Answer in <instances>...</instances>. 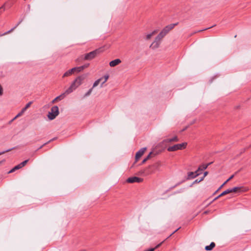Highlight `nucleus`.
I'll return each instance as SVG.
<instances>
[{
	"label": "nucleus",
	"mask_w": 251,
	"mask_h": 251,
	"mask_svg": "<svg viewBox=\"0 0 251 251\" xmlns=\"http://www.w3.org/2000/svg\"><path fill=\"white\" fill-rule=\"evenodd\" d=\"M101 52V49H96L92 51L85 54L84 55H81L79 58L76 59V61H78L79 60H90L94 58L97 54Z\"/></svg>",
	"instance_id": "nucleus-1"
},
{
	"label": "nucleus",
	"mask_w": 251,
	"mask_h": 251,
	"mask_svg": "<svg viewBox=\"0 0 251 251\" xmlns=\"http://www.w3.org/2000/svg\"><path fill=\"white\" fill-rule=\"evenodd\" d=\"M186 143L176 144L173 146H171L168 148L167 151H174L179 150H182L185 149L186 147Z\"/></svg>",
	"instance_id": "nucleus-2"
},
{
	"label": "nucleus",
	"mask_w": 251,
	"mask_h": 251,
	"mask_svg": "<svg viewBox=\"0 0 251 251\" xmlns=\"http://www.w3.org/2000/svg\"><path fill=\"white\" fill-rule=\"evenodd\" d=\"M160 166L159 163H156L153 164L151 166H149V167L146 168L144 170V173L145 175H149L150 174H152L154 172V170L156 169Z\"/></svg>",
	"instance_id": "nucleus-3"
},
{
	"label": "nucleus",
	"mask_w": 251,
	"mask_h": 251,
	"mask_svg": "<svg viewBox=\"0 0 251 251\" xmlns=\"http://www.w3.org/2000/svg\"><path fill=\"white\" fill-rule=\"evenodd\" d=\"M80 68H78V67H74L69 70H68V71H67L66 72H65L63 75V77H66V76H69L70 75H71L72 74H73V73H74L75 72H80Z\"/></svg>",
	"instance_id": "nucleus-4"
},
{
	"label": "nucleus",
	"mask_w": 251,
	"mask_h": 251,
	"mask_svg": "<svg viewBox=\"0 0 251 251\" xmlns=\"http://www.w3.org/2000/svg\"><path fill=\"white\" fill-rule=\"evenodd\" d=\"M143 181V179L137 176L130 177L127 179L126 182L130 183L134 182L140 183Z\"/></svg>",
	"instance_id": "nucleus-5"
},
{
	"label": "nucleus",
	"mask_w": 251,
	"mask_h": 251,
	"mask_svg": "<svg viewBox=\"0 0 251 251\" xmlns=\"http://www.w3.org/2000/svg\"><path fill=\"white\" fill-rule=\"evenodd\" d=\"M161 41V39L160 38H158V37L157 36L155 38L154 42L150 46V48H151L152 49L158 48L159 47Z\"/></svg>",
	"instance_id": "nucleus-6"
},
{
	"label": "nucleus",
	"mask_w": 251,
	"mask_h": 251,
	"mask_svg": "<svg viewBox=\"0 0 251 251\" xmlns=\"http://www.w3.org/2000/svg\"><path fill=\"white\" fill-rule=\"evenodd\" d=\"M59 111H50L49 112L47 115L48 118L50 120H52L56 118L59 114Z\"/></svg>",
	"instance_id": "nucleus-7"
},
{
	"label": "nucleus",
	"mask_w": 251,
	"mask_h": 251,
	"mask_svg": "<svg viewBox=\"0 0 251 251\" xmlns=\"http://www.w3.org/2000/svg\"><path fill=\"white\" fill-rule=\"evenodd\" d=\"M85 78V76L84 75H81L77 77L74 81L75 83L76 84V85L79 87L82 83L83 80Z\"/></svg>",
	"instance_id": "nucleus-8"
},
{
	"label": "nucleus",
	"mask_w": 251,
	"mask_h": 251,
	"mask_svg": "<svg viewBox=\"0 0 251 251\" xmlns=\"http://www.w3.org/2000/svg\"><path fill=\"white\" fill-rule=\"evenodd\" d=\"M77 87H78L75 83V82L73 81L70 87L66 89V94H68V95L70 93H72L74 91H75Z\"/></svg>",
	"instance_id": "nucleus-9"
},
{
	"label": "nucleus",
	"mask_w": 251,
	"mask_h": 251,
	"mask_svg": "<svg viewBox=\"0 0 251 251\" xmlns=\"http://www.w3.org/2000/svg\"><path fill=\"white\" fill-rule=\"evenodd\" d=\"M177 25V23L172 24L166 26L162 30L166 34H167L171 30L173 29L174 27Z\"/></svg>",
	"instance_id": "nucleus-10"
},
{
	"label": "nucleus",
	"mask_w": 251,
	"mask_h": 251,
	"mask_svg": "<svg viewBox=\"0 0 251 251\" xmlns=\"http://www.w3.org/2000/svg\"><path fill=\"white\" fill-rule=\"evenodd\" d=\"M146 150V148H143L137 151L135 155L136 160H138L143 155Z\"/></svg>",
	"instance_id": "nucleus-11"
},
{
	"label": "nucleus",
	"mask_w": 251,
	"mask_h": 251,
	"mask_svg": "<svg viewBox=\"0 0 251 251\" xmlns=\"http://www.w3.org/2000/svg\"><path fill=\"white\" fill-rule=\"evenodd\" d=\"M68 95V94H66V91H65L63 93H62L60 95L57 96L53 100H52V101H51V103H53L57 101H59V100H63Z\"/></svg>",
	"instance_id": "nucleus-12"
},
{
	"label": "nucleus",
	"mask_w": 251,
	"mask_h": 251,
	"mask_svg": "<svg viewBox=\"0 0 251 251\" xmlns=\"http://www.w3.org/2000/svg\"><path fill=\"white\" fill-rule=\"evenodd\" d=\"M121 62V60L120 59H116L114 60L111 61L109 63V65L111 67H115L117 66V65L119 64Z\"/></svg>",
	"instance_id": "nucleus-13"
},
{
	"label": "nucleus",
	"mask_w": 251,
	"mask_h": 251,
	"mask_svg": "<svg viewBox=\"0 0 251 251\" xmlns=\"http://www.w3.org/2000/svg\"><path fill=\"white\" fill-rule=\"evenodd\" d=\"M22 22V20L20 21L14 27L12 28L10 30L7 31V32H4L3 34H0V36H4L5 35H7L9 33H10L12 32L15 28H17V27L20 24V23Z\"/></svg>",
	"instance_id": "nucleus-14"
},
{
	"label": "nucleus",
	"mask_w": 251,
	"mask_h": 251,
	"mask_svg": "<svg viewBox=\"0 0 251 251\" xmlns=\"http://www.w3.org/2000/svg\"><path fill=\"white\" fill-rule=\"evenodd\" d=\"M198 176V174L195 175V173H194V172H188L187 175V177L186 179L187 180L191 179L196 177Z\"/></svg>",
	"instance_id": "nucleus-15"
},
{
	"label": "nucleus",
	"mask_w": 251,
	"mask_h": 251,
	"mask_svg": "<svg viewBox=\"0 0 251 251\" xmlns=\"http://www.w3.org/2000/svg\"><path fill=\"white\" fill-rule=\"evenodd\" d=\"M215 247V244L214 242H211L209 246L205 247V250L206 251H211Z\"/></svg>",
	"instance_id": "nucleus-16"
},
{
	"label": "nucleus",
	"mask_w": 251,
	"mask_h": 251,
	"mask_svg": "<svg viewBox=\"0 0 251 251\" xmlns=\"http://www.w3.org/2000/svg\"><path fill=\"white\" fill-rule=\"evenodd\" d=\"M102 80H103V77L100 78L99 79L96 80L93 83L92 87L93 89L97 86Z\"/></svg>",
	"instance_id": "nucleus-17"
},
{
	"label": "nucleus",
	"mask_w": 251,
	"mask_h": 251,
	"mask_svg": "<svg viewBox=\"0 0 251 251\" xmlns=\"http://www.w3.org/2000/svg\"><path fill=\"white\" fill-rule=\"evenodd\" d=\"M24 111H21L20 113H19L14 118H13L9 122V124H10L12 122L15 120L17 118L22 116L23 114Z\"/></svg>",
	"instance_id": "nucleus-18"
},
{
	"label": "nucleus",
	"mask_w": 251,
	"mask_h": 251,
	"mask_svg": "<svg viewBox=\"0 0 251 251\" xmlns=\"http://www.w3.org/2000/svg\"><path fill=\"white\" fill-rule=\"evenodd\" d=\"M21 167L19 164L15 166L13 169H12L10 171H9L8 173H12L15 172L16 170L21 169Z\"/></svg>",
	"instance_id": "nucleus-19"
},
{
	"label": "nucleus",
	"mask_w": 251,
	"mask_h": 251,
	"mask_svg": "<svg viewBox=\"0 0 251 251\" xmlns=\"http://www.w3.org/2000/svg\"><path fill=\"white\" fill-rule=\"evenodd\" d=\"M208 167V165L202 164L200 165L198 168V171H202L205 170Z\"/></svg>",
	"instance_id": "nucleus-20"
},
{
	"label": "nucleus",
	"mask_w": 251,
	"mask_h": 251,
	"mask_svg": "<svg viewBox=\"0 0 251 251\" xmlns=\"http://www.w3.org/2000/svg\"><path fill=\"white\" fill-rule=\"evenodd\" d=\"M109 77V75H105L104 76V77H103V79H104V80H103V81L102 82V83H101V85H100V87H102V86H103V84L104 83H105V82L107 81V80H108V79Z\"/></svg>",
	"instance_id": "nucleus-21"
},
{
	"label": "nucleus",
	"mask_w": 251,
	"mask_h": 251,
	"mask_svg": "<svg viewBox=\"0 0 251 251\" xmlns=\"http://www.w3.org/2000/svg\"><path fill=\"white\" fill-rule=\"evenodd\" d=\"M240 189H241L240 187H235L232 188L231 189H229V190L230 191V193H232V192L236 193L238 190H239Z\"/></svg>",
	"instance_id": "nucleus-22"
},
{
	"label": "nucleus",
	"mask_w": 251,
	"mask_h": 251,
	"mask_svg": "<svg viewBox=\"0 0 251 251\" xmlns=\"http://www.w3.org/2000/svg\"><path fill=\"white\" fill-rule=\"evenodd\" d=\"M173 142H174V141H173V138H167V139H166L162 141V143L167 144V143H169Z\"/></svg>",
	"instance_id": "nucleus-23"
},
{
	"label": "nucleus",
	"mask_w": 251,
	"mask_h": 251,
	"mask_svg": "<svg viewBox=\"0 0 251 251\" xmlns=\"http://www.w3.org/2000/svg\"><path fill=\"white\" fill-rule=\"evenodd\" d=\"M166 34H165L162 30L159 33V34L157 35L158 37V38H160L161 40L165 36Z\"/></svg>",
	"instance_id": "nucleus-24"
},
{
	"label": "nucleus",
	"mask_w": 251,
	"mask_h": 251,
	"mask_svg": "<svg viewBox=\"0 0 251 251\" xmlns=\"http://www.w3.org/2000/svg\"><path fill=\"white\" fill-rule=\"evenodd\" d=\"M166 34H165L162 30L159 33V34L157 35L158 37V38H160L161 40L165 36Z\"/></svg>",
	"instance_id": "nucleus-25"
},
{
	"label": "nucleus",
	"mask_w": 251,
	"mask_h": 251,
	"mask_svg": "<svg viewBox=\"0 0 251 251\" xmlns=\"http://www.w3.org/2000/svg\"><path fill=\"white\" fill-rule=\"evenodd\" d=\"M155 33V31H154L152 32L151 33L148 34L146 36V39L149 40L150 39Z\"/></svg>",
	"instance_id": "nucleus-26"
},
{
	"label": "nucleus",
	"mask_w": 251,
	"mask_h": 251,
	"mask_svg": "<svg viewBox=\"0 0 251 251\" xmlns=\"http://www.w3.org/2000/svg\"><path fill=\"white\" fill-rule=\"evenodd\" d=\"M32 101H29V102H28L26 105L25 106L23 107L22 108V110H26L27 109H28V108H29V107L30 106L31 104H32Z\"/></svg>",
	"instance_id": "nucleus-27"
},
{
	"label": "nucleus",
	"mask_w": 251,
	"mask_h": 251,
	"mask_svg": "<svg viewBox=\"0 0 251 251\" xmlns=\"http://www.w3.org/2000/svg\"><path fill=\"white\" fill-rule=\"evenodd\" d=\"M229 193H230V191H229V189H227V190H225V191H224L223 192H222V193L220 195V196L222 197V196H225V195H226V194H229Z\"/></svg>",
	"instance_id": "nucleus-28"
},
{
	"label": "nucleus",
	"mask_w": 251,
	"mask_h": 251,
	"mask_svg": "<svg viewBox=\"0 0 251 251\" xmlns=\"http://www.w3.org/2000/svg\"><path fill=\"white\" fill-rule=\"evenodd\" d=\"M92 90H93V88H91V89H90L88 90V91L85 94V95H84V97L85 98V97H87L89 96V95H90V94H91V93L92 92Z\"/></svg>",
	"instance_id": "nucleus-29"
},
{
	"label": "nucleus",
	"mask_w": 251,
	"mask_h": 251,
	"mask_svg": "<svg viewBox=\"0 0 251 251\" xmlns=\"http://www.w3.org/2000/svg\"><path fill=\"white\" fill-rule=\"evenodd\" d=\"M162 243L158 244L155 248H151V249H148L145 251H154L156 249H157V248H158L159 247H160V246L161 245Z\"/></svg>",
	"instance_id": "nucleus-30"
},
{
	"label": "nucleus",
	"mask_w": 251,
	"mask_h": 251,
	"mask_svg": "<svg viewBox=\"0 0 251 251\" xmlns=\"http://www.w3.org/2000/svg\"><path fill=\"white\" fill-rule=\"evenodd\" d=\"M28 161V160H25V161H24L23 162H22V163H20L19 165L20 166H21V168L22 167H23L24 166H25L26 163H27V162Z\"/></svg>",
	"instance_id": "nucleus-31"
},
{
	"label": "nucleus",
	"mask_w": 251,
	"mask_h": 251,
	"mask_svg": "<svg viewBox=\"0 0 251 251\" xmlns=\"http://www.w3.org/2000/svg\"><path fill=\"white\" fill-rule=\"evenodd\" d=\"M88 65H89V64L84 65H83V66H81L80 67H78V68H81V69H80V72L83 71L85 68H87L88 66Z\"/></svg>",
	"instance_id": "nucleus-32"
},
{
	"label": "nucleus",
	"mask_w": 251,
	"mask_h": 251,
	"mask_svg": "<svg viewBox=\"0 0 251 251\" xmlns=\"http://www.w3.org/2000/svg\"><path fill=\"white\" fill-rule=\"evenodd\" d=\"M13 149L14 148L10 149L7 150L6 151L0 152V155H2L6 152H9V151H12Z\"/></svg>",
	"instance_id": "nucleus-33"
},
{
	"label": "nucleus",
	"mask_w": 251,
	"mask_h": 251,
	"mask_svg": "<svg viewBox=\"0 0 251 251\" xmlns=\"http://www.w3.org/2000/svg\"><path fill=\"white\" fill-rule=\"evenodd\" d=\"M203 180V177H201L200 180L196 179L193 182V184L198 183Z\"/></svg>",
	"instance_id": "nucleus-34"
},
{
	"label": "nucleus",
	"mask_w": 251,
	"mask_h": 251,
	"mask_svg": "<svg viewBox=\"0 0 251 251\" xmlns=\"http://www.w3.org/2000/svg\"><path fill=\"white\" fill-rule=\"evenodd\" d=\"M151 154V153H150V154H149L147 156V157H146L145 159H144L143 160V163L145 162L147 160H148V159L150 158Z\"/></svg>",
	"instance_id": "nucleus-35"
},
{
	"label": "nucleus",
	"mask_w": 251,
	"mask_h": 251,
	"mask_svg": "<svg viewBox=\"0 0 251 251\" xmlns=\"http://www.w3.org/2000/svg\"><path fill=\"white\" fill-rule=\"evenodd\" d=\"M234 176V175H232L231 176H230V177H229L227 180H226V181H225V182H224V184L226 183L228 181H229L230 180H231V179H232V178H233Z\"/></svg>",
	"instance_id": "nucleus-36"
},
{
	"label": "nucleus",
	"mask_w": 251,
	"mask_h": 251,
	"mask_svg": "<svg viewBox=\"0 0 251 251\" xmlns=\"http://www.w3.org/2000/svg\"><path fill=\"white\" fill-rule=\"evenodd\" d=\"M174 142H178L179 141V139L178 137L176 136L173 138Z\"/></svg>",
	"instance_id": "nucleus-37"
},
{
	"label": "nucleus",
	"mask_w": 251,
	"mask_h": 251,
	"mask_svg": "<svg viewBox=\"0 0 251 251\" xmlns=\"http://www.w3.org/2000/svg\"><path fill=\"white\" fill-rule=\"evenodd\" d=\"M51 140L49 141V142L44 144L43 145H42L38 150L42 149L44 146L48 144L49 142H50Z\"/></svg>",
	"instance_id": "nucleus-38"
},
{
	"label": "nucleus",
	"mask_w": 251,
	"mask_h": 251,
	"mask_svg": "<svg viewBox=\"0 0 251 251\" xmlns=\"http://www.w3.org/2000/svg\"><path fill=\"white\" fill-rule=\"evenodd\" d=\"M200 172H201V171H198V169L195 172H194V173H195V175L198 174V176H199L201 174Z\"/></svg>",
	"instance_id": "nucleus-39"
},
{
	"label": "nucleus",
	"mask_w": 251,
	"mask_h": 251,
	"mask_svg": "<svg viewBox=\"0 0 251 251\" xmlns=\"http://www.w3.org/2000/svg\"><path fill=\"white\" fill-rule=\"evenodd\" d=\"M2 93H3V89H2V88L1 86V85L0 84V96H1L2 95Z\"/></svg>",
	"instance_id": "nucleus-40"
},
{
	"label": "nucleus",
	"mask_w": 251,
	"mask_h": 251,
	"mask_svg": "<svg viewBox=\"0 0 251 251\" xmlns=\"http://www.w3.org/2000/svg\"><path fill=\"white\" fill-rule=\"evenodd\" d=\"M220 197H221V196H220V195H219L218 196H217V197H216V198H215L213 200V201H211V202H210L209 204H211L213 201H215L217 200V199H219V198H220Z\"/></svg>",
	"instance_id": "nucleus-41"
},
{
	"label": "nucleus",
	"mask_w": 251,
	"mask_h": 251,
	"mask_svg": "<svg viewBox=\"0 0 251 251\" xmlns=\"http://www.w3.org/2000/svg\"><path fill=\"white\" fill-rule=\"evenodd\" d=\"M50 110H58V107L57 106H54L51 107Z\"/></svg>",
	"instance_id": "nucleus-42"
},
{
	"label": "nucleus",
	"mask_w": 251,
	"mask_h": 251,
	"mask_svg": "<svg viewBox=\"0 0 251 251\" xmlns=\"http://www.w3.org/2000/svg\"><path fill=\"white\" fill-rule=\"evenodd\" d=\"M180 227L176 229L175 231H174L170 235V236H172L173 234H174L176 232Z\"/></svg>",
	"instance_id": "nucleus-43"
},
{
	"label": "nucleus",
	"mask_w": 251,
	"mask_h": 251,
	"mask_svg": "<svg viewBox=\"0 0 251 251\" xmlns=\"http://www.w3.org/2000/svg\"><path fill=\"white\" fill-rule=\"evenodd\" d=\"M208 174V172H205L204 173V175H203V176L202 177H203V178L207 176V175Z\"/></svg>",
	"instance_id": "nucleus-44"
},
{
	"label": "nucleus",
	"mask_w": 251,
	"mask_h": 251,
	"mask_svg": "<svg viewBox=\"0 0 251 251\" xmlns=\"http://www.w3.org/2000/svg\"><path fill=\"white\" fill-rule=\"evenodd\" d=\"M225 184H223L220 187V188L215 192V194L218 191H219L221 188H222V187L225 185Z\"/></svg>",
	"instance_id": "nucleus-45"
},
{
	"label": "nucleus",
	"mask_w": 251,
	"mask_h": 251,
	"mask_svg": "<svg viewBox=\"0 0 251 251\" xmlns=\"http://www.w3.org/2000/svg\"><path fill=\"white\" fill-rule=\"evenodd\" d=\"M209 28H210V27H209ZM208 29V28H205L204 29H202V30H199V31H198L195 32V33H197V32H200V31H203V30H206V29Z\"/></svg>",
	"instance_id": "nucleus-46"
},
{
	"label": "nucleus",
	"mask_w": 251,
	"mask_h": 251,
	"mask_svg": "<svg viewBox=\"0 0 251 251\" xmlns=\"http://www.w3.org/2000/svg\"><path fill=\"white\" fill-rule=\"evenodd\" d=\"M5 159H3L2 161H0V165L2 164V163L5 162Z\"/></svg>",
	"instance_id": "nucleus-47"
},
{
	"label": "nucleus",
	"mask_w": 251,
	"mask_h": 251,
	"mask_svg": "<svg viewBox=\"0 0 251 251\" xmlns=\"http://www.w3.org/2000/svg\"><path fill=\"white\" fill-rule=\"evenodd\" d=\"M3 7V6H1L0 8V15L2 13V11H1V9Z\"/></svg>",
	"instance_id": "nucleus-48"
},
{
	"label": "nucleus",
	"mask_w": 251,
	"mask_h": 251,
	"mask_svg": "<svg viewBox=\"0 0 251 251\" xmlns=\"http://www.w3.org/2000/svg\"><path fill=\"white\" fill-rule=\"evenodd\" d=\"M212 163V162H210V163H209L207 164L206 165H208V166H209L210 165H211Z\"/></svg>",
	"instance_id": "nucleus-49"
},
{
	"label": "nucleus",
	"mask_w": 251,
	"mask_h": 251,
	"mask_svg": "<svg viewBox=\"0 0 251 251\" xmlns=\"http://www.w3.org/2000/svg\"><path fill=\"white\" fill-rule=\"evenodd\" d=\"M187 127L186 128H184V129L182 130V131H184L186 129Z\"/></svg>",
	"instance_id": "nucleus-50"
}]
</instances>
